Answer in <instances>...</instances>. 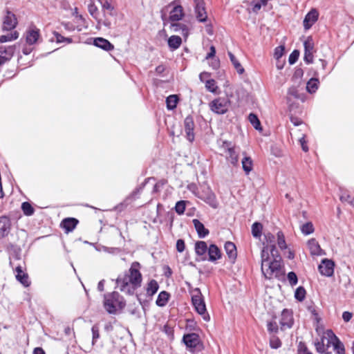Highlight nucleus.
<instances>
[{
    "instance_id": "f257e3e1",
    "label": "nucleus",
    "mask_w": 354,
    "mask_h": 354,
    "mask_svg": "<svg viewBox=\"0 0 354 354\" xmlns=\"http://www.w3.org/2000/svg\"><path fill=\"white\" fill-rule=\"evenodd\" d=\"M261 272L266 279L277 278L281 274V258L274 245L270 252L268 247H263L261 254Z\"/></svg>"
},
{
    "instance_id": "f03ea898",
    "label": "nucleus",
    "mask_w": 354,
    "mask_h": 354,
    "mask_svg": "<svg viewBox=\"0 0 354 354\" xmlns=\"http://www.w3.org/2000/svg\"><path fill=\"white\" fill-rule=\"evenodd\" d=\"M139 268L140 263L133 262L128 272L118 277L116 283L122 292L131 295L140 287L142 278Z\"/></svg>"
},
{
    "instance_id": "7ed1b4c3",
    "label": "nucleus",
    "mask_w": 354,
    "mask_h": 354,
    "mask_svg": "<svg viewBox=\"0 0 354 354\" xmlns=\"http://www.w3.org/2000/svg\"><path fill=\"white\" fill-rule=\"evenodd\" d=\"M317 352L324 354H345L344 344L331 330H327L320 341L315 342Z\"/></svg>"
},
{
    "instance_id": "20e7f679",
    "label": "nucleus",
    "mask_w": 354,
    "mask_h": 354,
    "mask_svg": "<svg viewBox=\"0 0 354 354\" xmlns=\"http://www.w3.org/2000/svg\"><path fill=\"white\" fill-rule=\"evenodd\" d=\"M124 298L117 292L104 295V307L109 314H115L118 310L125 307Z\"/></svg>"
},
{
    "instance_id": "39448f33",
    "label": "nucleus",
    "mask_w": 354,
    "mask_h": 354,
    "mask_svg": "<svg viewBox=\"0 0 354 354\" xmlns=\"http://www.w3.org/2000/svg\"><path fill=\"white\" fill-rule=\"evenodd\" d=\"M192 301L196 312L202 315L204 320L209 321L210 317L207 313L205 304L199 288H196L192 290Z\"/></svg>"
},
{
    "instance_id": "423d86ee",
    "label": "nucleus",
    "mask_w": 354,
    "mask_h": 354,
    "mask_svg": "<svg viewBox=\"0 0 354 354\" xmlns=\"http://www.w3.org/2000/svg\"><path fill=\"white\" fill-rule=\"evenodd\" d=\"M197 197L209 204L214 209L218 207V203L216 196L208 185L203 184L200 186Z\"/></svg>"
},
{
    "instance_id": "0eeeda50",
    "label": "nucleus",
    "mask_w": 354,
    "mask_h": 354,
    "mask_svg": "<svg viewBox=\"0 0 354 354\" xmlns=\"http://www.w3.org/2000/svg\"><path fill=\"white\" fill-rule=\"evenodd\" d=\"M209 109L216 114L225 113L229 108V101L223 97H218L209 103Z\"/></svg>"
},
{
    "instance_id": "6e6552de",
    "label": "nucleus",
    "mask_w": 354,
    "mask_h": 354,
    "mask_svg": "<svg viewBox=\"0 0 354 354\" xmlns=\"http://www.w3.org/2000/svg\"><path fill=\"white\" fill-rule=\"evenodd\" d=\"M279 323L281 330L291 328L294 324L292 312L288 309H283L281 312Z\"/></svg>"
},
{
    "instance_id": "1a4fd4ad",
    "label": "nucleus",
    "mask_w": 354,
    "mask_h": 354,
    "mask_svg": "<svg viewBox=\"0 0 354 354\" xmlns=\"http://www.w3.org/2000/svg\"><path fill=\"white\" fill-rule=\"evenodd\" d=\"M304 60L308 64L313 62L314 42L311 37H308L304 43Z\"/></svg>"
},
{
    "instance_id": "9d476101",
    "label": "nucleus",
    "mask_w": 354,
    "mask_h": 354,
    "mask_svg": "<svg viewBox=\"0 0 354 354\" xmlns=\"http://www.w3.org/2000/svg\"><path fill=\"white\" fill-rule=\"evenodd\" d=\"M334 266L335 264L333 261L324 259L322 261L318 269L321 274L331 277L334 272Z\"/></svg>"
},
{
    "instance_id": "9b49d317",
    "label": "nucleus",
    "mask_w": 354,
    "mask_h": 354,
    "mask_svg": "<svg viewBox=\"0 0 354 354\" xmlns=\"http://www.w3.org/2000/svg\"><path fill=\"white\" fill-rule=\"evenodd\" d=\"M194 122L192 116L188 115L184 120V128L187 139L192 142L194 140Z\"/></svg>"
},
{
    "instance_id": "f8f14e48",
    "label": "nucleus",
    "mask_w": 354,
    "mask_h": 354,
    "mask_svg": "<svg viewBox=\"0 0 354 354\" xmlns=\"http://www.w3.org/2000/svg\"><path fill=\"white\" fill-rule=\"evenodd\" d=\"M17 24V20L15 15L8 10L3 21V31L11 30L16 27Z\"/></svg>"
},
{
    "instance_id": "ddd939ff",
    "label": "nucleus",
    "mask_w": 354,
    "mask_h": 354,
    "mask_svg": "<svg viewBox=\"0 0 354 354\" xmlns=\"http://www.w3.org/2000/svg\"><path fill=\"white\" fill-rule=\"evenodd\" d=\"M195 14L197 20L200 22H205L207 19V12L204 1L195 3Z\"/></svg>"
},
{
    "instance_id": "4468645a",
    "label": "nucleus",
    "mask_w": 354,
    "mask_h": 354,
    "mask_svg": "<svg viewBox=\"0 0 354 354\" xmlns=\"http://www.w3.org/2000/svg\"><path fill=\"white\" fill-rule=\"evenodd\" d=\"M319 13L315 9H312L305 17L304 19V26L306 29H309L317 20Z\"/></svg>"
},
{
    "instance_id": "2eb2a0df",
    "label": "nucleus",
    "mask_w": 354,
    "mask_h": 354,
    "mask_svg": "<svg viewBox=\"0 0 354 354\" xmlns=\"http://www.w3.org/2000/svg\"><path fill=\"white\" fill-rule=\"evenodd\" d=\"M183 341L185 345L191 349L195 348L200 342L198 335L196 333L185 335Z\"/></svg>"
},
{
    "instance_id": "dca6fc26",
    "label": "nucleus",
    "mask_w": 354,
    "mask_h": 354,
    "mask_svg": "<svg viewBox=\"0 0 354 354\" xmlns=\"http://www.w3.org/2000/svg\"><path fill=\"white\" fill-rule=\"evenodd\" d=\"M40 37L39 30L35 27L26 32V40L29 45L35 44Z\"/></svg>"
},
{
    "instance_id": "f3484780",
    "label": "nucleus",
    "mask_w": 354,
    "mask_h": 354,
    "mask_svg": "<svg viewBox=\"0 0 354 354\" xmlns=\"http://www.w3.org/2000/svg\"><path fill=\"white\" fill-rule=\"evenodd\" d=\"M78 223V220L75 218H66L62 221L60 226L65 230L66 233H68L76 227Z\"/></svg>"
},
{
    "instance_id": "a211bd4d",
    "label": "nucleus",
    "mask_w": 354,
    "mask_h": 354,
    "mask_svg": "<svg viewBox=\"0 0 354 354\" xmlns=\"http://www.w3.org/2000/svg\"><path fill=\"white\" fill-rule=\"evenodd\" d=\"M15 271L16 279L17 281H19L25 287L29 286L30 283L28 280V276L23 271L22 267L20 265L17 266L15 268Z\"/></svg>"
},
{
    "instance_id": "6ab92c4d",
    "label": "nucleus",
    "mask_w": 354,
    "mask_h": 354,
    "mask_svg": "<svg viewBox=\"0 0 354 354\" xmlns=\"http://www.w3.org/2000/svg\"><path fill=\"white\" fill-rule=\"evenodd\" d=\"M307 245L312 255L320 256L324 254V252L321 249L319 244L315 239H310L308 241Z\"/></svg>"
},
{
    "instance_id": "aec40b11",
    "label": "nucleus",
    "mask_w": 354,
    "mask_h": 354,
    "mask_svg": "<svg viewBox=\"0 0 354 354\" xmlns=\"http://www.w3.org/2000/svg\"><path fill=\"white\" fill-rule=\"evenodd\" d=\"M10 228V222L8 217L1 216L0 217V239L6 236Z\"/></svg>"
},
{
    "instance_id": "412c9836",
    "label": "nucleus",
    "mask_w": 354,
    "mask_h": 354,
    "mask_svg": "<svg viewBox=\"0 0 354 354\" xmlns=\"http://www.w3.org/2000/svg\"><path fill=\"white\" fill-rule=\"evenodd\" d=\"M225 158L234 167L239 165V151L236 147L227 151Z\"/></svg>"
},
{
    "instance_id": "4be33fe9",
    "label": "nucleus",
    "mask_w": 354,
    "mask_h": 354,
    "mask_svg": "<svg viewBox=\"0 0 354 354\" xmlns=\"http://www.w3.org/2000/svg\"><path fill=\"white\" fill-rule=\"evenodd\" d=\"M184 16L183 9L181 6H176L170 12L169 19L171 21H180Z\"/></svg>"
},
{
    "instance_id": "5701e85b",
    "label": "nucleus",
    "mask_w": 354,
    "mask_h": 354,
    "mask_svg": "<svg viewBox=\"0 0 354 354\" xmlns=\"http://www.w3.org/2000/svg\"><path fill=\"white\" fill-rule=\"evenodd\" d=\"M94 45L106 51L113 49V45L102 37L95 38L94 39Z\"/></svg>"
},
{
    "instance_id": "b1692460",
    "label": "nucleus",
    "mask_w": 354,
    "mask_h": 354,
    "mask_svg": "<svg viewBox=\"0 0 354 354\" xmlns=\"http://www.w3.org/2000/svg\"><path fill=\"white\" fill-rule=\"evenodd\" d=\"M193 223L200 238H204L209 234V230L205 227L204 225L200 221L194 219Z\"/></svg>"
},
{
    "instance_id": "393cba45",
    "label": "nucleus",
    "mask_w": 354,
    "mask_h": 354,
    "mask_svg": "<svg viewBox=\"0 0 354 354\" xmlns=\"http://www.w3.org/2000/svg\"><path fill=\"white\" fill-rule=\"evenodd\" d=\"M209 261H215L219 259L221 257V251L219 248L214 244L210 245L208 248Z\"/></svg>"
},
{
    "instance_id": "a878e982",
    "label": "nucleus",
    "mask_w": 354,
    "mask_h": 354,
    "mask_svg": "<svg viewBox=\"0 0 354 354\" xmlns=\"http://www.w3.org/2000/svg\"><path fill=\"white\" fill-rule=\"evenodd\" d=\"M14 53V46H0V57L5 59V62L12 57Z\"/></svg>"
},
{
    "instance_id": "bb28decb",
    "label": "nucleus",
    "mask_w": 354,
    "mask_h": 354,
    "mask_svg": "<svg viewBox=\"0 0 354 354\" xmlns=\"http://www.w3.org/2000/svg\"><path fill=\"white\" fill-rule=\"evenodd\" d=\"M225 250L227 254L228 255V257L230 259L234 260L236 258V245L232 242H226L225 244Z\"/></svg>"
},
{
    "instance_id": "cd10ccee",
    "label": "nucleus",
    "mask_w": 354,
    "mask_h": 354,
    "mask_svg": "<svg viewBox=\"0 0 354 354\" xmlns=\"http://www.w3.org/2000/svg\"><path fill=\"white\" fill-rule=\"evenodd\" d=\"M182 44V39L179 36L172 35L168 39V46L172 50L178 48Z\"/></svg>"
},
{
    "instance_id": "c85d7f7f",
    "label": "nucleus",
    "mask_w": 354,
    "mask_h": 354,
    "mask_svg": "<svg viewBox=\"0 0 354 354\" xmlns=\"http://www.w3.org/2000/svg\"><path fill=\"white\" fill-rule=\"evenodd\" d=\"M242 168L246 175H248L253 169V162L250 157L245 156L242 160Z\"/></svg>"
},
{
    "instance_id": "c756f323",
    "label": "nucleus",
    "mask_w": 354,
    "mask_h": 354,
    "mask_svg": "<svg viewBox=\"0 0 354 354\" xmlns=\"http://www.w3.org/2000/svg\"><path fill=\"white\" fill-rule=\"evenodd\" d=\"M319 81L317 78H311L306 84V90L309 93H315L319 88Z\"/></svg>"
},
{
    "instance_id": "7c9ffc66",
    "label": "nucleus",
    "mask_w": 354,
    "mask_h": 354,
    "mask_svg": "<svg viewBox=\"0 0 354 354\" xmlns=\"http://www.w3.org/2000/svg\"><path fill=\"white\" fill-rule=\"evenodd\" d=\"M169 294L166 291H162L159 293L158 298L156 299V305L160 307L165 306L169 300Z\"/></svg>"
},
{
    "instance_id": "2f4dec72",
    "label": "nucleus",
    "mask_w": 354,
    "mask_h": 354,
    "mask_svg": "<svg viewBox=\"0 0 354 354\" xmlns=\"http://www.w3.org/2000/svg\"><path fill=\"white\" fill-rule=\"evenodd\" d=\"M195 251L197 255H204L208 251L207 243L205 241H197L195 244Z\"/></svg>"
},
{
    "instance_id": "473e14b6",
    "label": "nucleus",
    "mask_w": 354,
    "mask_h": 354,
    "mask_svg": "<svg viewBox=\"0 0 354 354\" xmlns=\"http://www.w3.org/2000/svg\"><path fill=\"white\" fill-rule=\"evenodd\" d=\"M228 55L237 73L239 74H243L244 73V68L237 60L236 57L231 52H228Z\"/></svg>"
},
{
    "instance_id": "72a5a7b5",
    "label": "nucleus",
    "mask_w": 354,
    "mask_h": 354,
    "mask_svg": "<svg viewBox=\"0 0 354 354\" xmlns=\"http://www.w3.org/2000/svg\"><path fill=\"white\" fill-rule=\"evenodd\" d=\"M288 100H290V97H292L293 98L299 99L301 101H304V97L303 95L299 93L297 88L295 86H292L288 89Z\"/></svg>"
},
{
    "instance_id": "f704fd0d",
    "label": "nucleus",
    "mask_w": 354,
    "mask_h": 354,
    "mask_svg": "<svg viewBox=\"0 0 354 354\" xmlns=\"http://www.w3.org/2000/svg\"><path fill=\"white\" fill-rule=\"evenodd\" d=\"M159 286L157 281L154 279L151 280L147 287V293L149 296L153 295L158 291Z\"/></svg>"
},
{
    "instance_id": "c9c22d12",
    "label": "nucleus",
    "mask_w": 354,
    "mask_h": 354,
    "mask_svg": "<svg viewBox=\"0 0 354 354\" xmlns=\"http://www.w3.org/2000/svg\"><path fill=\"white\" fill-rule=\"evenodd\" d=\"M178 97L176 95H171L167 97V107L169 110H173L176 107L178 103Z\"/></svg>"
},
{
    "instance_id": "e433bc0d",
    "label": "nucleus",
    "mask_w": 354,
    "mask_h": 354,
    "mask_svg": "<svg viewBox=\"0 0 354 354\" xmlns=\"http://www.w3.org/2000/svg\"><path fill=\"white\" fill-rule=\"evenodd\" d=\"M18 37H19V33L17 31H15L12 33L6 35H1L0 37V43L11 41L17 39Z\"/></svg>"
},
{
    "instance_id": "4c0bfd02",
    "label": "nucleus",
    "mask_w": 354,
    "mask_h": 354,
    "mask_svg": "<svg viewBox=\"0 0 354 354\" xmlns=\"http://www.w3.org/2000/svg\"><path fill=\"white\" fill-rule=\"evenodd\" d=\"M205 88L208 91L213 93H216L218 89L216 82L213 79H209L205 81Z\"/></svg>"
},
{
    "instance_id": "58836bf2",
    "label": "nucleus",
    "mask_w": 354,
    "mask_h": 354,
    "mask_svg": "<svg viewBox=\"0 0 354 354\" xmlns=\"http://www.w3.org/2000/svg\"><path fill=\"white\" fill-rule=\"evenodd\" d=\"M248 120L255 129L261 130L260 121L255 114L250 113L248 116Z\"/></svg>"
},
{
    "instance_id": "ea45409f",
    "label": "nucleus",
    "mask_w": 354,
    "mask_h": 354,
    "mask_svg": "<svg viewBox=\"0 0 354 354\" xmlns=\"http://www.w3.org/2000/svg\"><path fill=\"white\" fill-rule=\"evenodd\" d=\"M104 12H107L109 14L112 15L111 11L113 9V7L111 4L110 0H98L97 1Z\"/></svg>"
},
{
    "instance_id": "a19ab883",
    "label": "nucleus",
    "mask_w": 354,
    "mask_h": 354,
    "mask_svg": "<svg viewBox=\"0 0 354 354\" xmlns=\"http://www.w3.org/2000/svg\"><path fill=\"white\" fill-rule=\"evenodd\" d=\"M171 28H173V30L174 32H178L180 30L182 31V34L183 35H187L188 34V29L186 26V25L179 23L172 24Z\"/></svg>"
},
{
    "instance_id": "79ce46f5",
    "label": "nucleus",
    "mask_w": 354,
    "mask_h": 354,
    "mask_svg": "<svg viewBox=\"0 0 354 354\" xmlns=\"http://www.w3.org/2000/svg\"><path fill=\"white\" fill-rule=\"evenodd\" d=\"M262 228V225L260 223L255 222L254 223H253L252 226V235L256 238L260 237L261 235Z\"/></svg>"
},
{
    "instance_id": "37998d69",
    "label": "nucleus",
    "mask_w": 354,
    "mask_h": 354,
    "mask_svg": "<svg viewBox=\"0 0 354 354\" xmlns=\"http://www.w3.org/2000/svg\"><path fill=\"white\" fill-rule=\"evenodd\" d=\"M21 209L26 216H31L34 214V208L28 202H24L21 204Z\"/></svg>"
},
{
    "instance_id": "c03bdc74",
    "label": "nucleus",
    "mask_w": 354,
    "mask_h": 354,
    "mask_svg": "<svg viewBox=\"0 0 354 354\" xmlns=\"http://www.w3.org/2000/svg\"><path fill=\"white\" fill-rule=\"evenodd\" d=\"M306 293V292L304 288L299 286L295 290V297L297 300L302 301L305 299Z\"/></svg>"
},
{
    "instance_id": "a18cd8bd",
    "label": "nucleus",
    "mask_w": 354,
    "mask_h": 354,
    "mask_svg": "<svg viewBox=\"0 0 354 354\" xmlns=\"http://www.w3.org/2000/svg\"><path fill=\"white\" fill-rule=\"evenodd\" d=\"M92 331V344L94 345L97 340L100 338V328L97 324L93 326Z\"/></svg>"
},
{
    "instance_id": "49530a36",
    "label": "nucleus",
    "mask_w": 354,
    "mask_h": 354,
    "mask_svg": "<svg viewBox=\"0 0 354 354\" xmlns=\"http://www.w3.org/2000/svg\"><path fill=\"white\" fill-rule=\"evenodd\" d=\"M277 244L281 250L286 249L287 247L284 235L281 231L277 232Z\"/></svg>"
},
{
    "instance_id": "de8ad7c7",
    "label": "nucleus",
    "mask_w": 354,
    "mask_h": 354,
    "mask_svg": "<svg viewBox=\"0 0 354 354\" xmlns=\"http://www.w3.org/2000/svg\"><path fill=\"white\" fill-rule=\"evenodd\" d=\"M268 330L270 333H277L279 330V327L275 319L268 322L267 323Z\"/></svg>"
},
{
    "instance_id": "09e8293b",
    "label": "nucleus",
    "mask_w": 354,
    "mask_h": 354,
    "mask_svg": "<svg viewBox=\"0 0 354 354\" xmlns=\"http://www.w3.org/2000/svg\"><path fill=\"white\" fill-rule=\"evenodd\" d=\"M53 34L55 37V40H56L57 43H62V42H66L68 44L72 43V39L70 37H65L57 32H54Z\"/></svg>"
},
{
    "instance_id": "8fccbe9b",
    "label": "nucleus",
    "mask_w": 354,
    "mask_h": 354,
    "mask_svg": "<svg viewBox=\"0 0 354 354\" xmlns=\"http://www.w3.org/2000/svg\"><path fill=\"white\" fill-rule=\"evenodd\" d=\"M301 230L304 234L308 235L313 232L314 227L311 223H306L301 226Z\"/></svg>"
},
{
    "instance_id": "3c124183",
    "label": "nucleus",
    "mask_w": 354,
    "mask_h": 354,
    "mask_svg": "<svg viewBox=\"0 0 354 354\" xmlns=\"http://www.w3.org/2000/svg\"><path fill=\"white\" fill-rule=\"evenodd\" d=\"M186 202L185 201H178L175 206V211L178 214H183L185 210Z\"/></svg>"
},
{
    "instance_id": "603ef678",
    "label": "nucleus",
    "mask_w": 354,
    "mask_h": 354,
    "mask_svg": "<svg viewBox=\"0 0 354 354\" xmlns=\"http://www.w3.org/2000/svg\"><path fill=\"white\" fill-rule=\"evenodd\" d=\"M265 237H266V243H267V245L265 247H268L269 252H270V249L272 248V245H274L275 246L274 236L270 233H268V234H265Z\"/></svg>"
},
{
    "instance_id": "864d4df0",
    "label": "nucleus",
    "mask_w": 354,
    "mask_h": 354,
    "mask_svg": "<svg viewBox=\"0 0 354 354\" xmlns=\"http://www.w3.org/2000/svg\"><path fill=\"white\" fill-rule=\"evenodd\" d=\"M88 10L90 15L95 19H97L98 10L97 6L91 2L88 6Z\"/></svg>"
},
{
    "instance_id": "5fc2aeb1",
    "label": "nucleus",
    "mask_w": 354,
    "mask_h": 354,
    "mask_svg": "<svg viewBox=\"0 0 354 354\" xmlns=\"http://www.w3.org/2000/svg\"><path fill=\"white\" fill-rule=\"evenodd\" d=\"M235 146L232 144L231 142L229 141H223L222 144L220 146V149L225 153H227V151H230L233 147Z\"/></svg>"
},
{
    "instance_id": "6e6d98bb",
    "label": "nucleus",
    "mask_w": 354,
    "mask_h": 354,
    "mask_svg": "<svg viewBox=\"0 0 354 354\" xmlns=\"http://www.w3.org/2000/svg\"><path fill=\"white\" fill-rule=\"evenodd\" d=\"M270 345L272 348H278L281 346V342L277 336L273 335L270 338Z\"/></svg>"
},
{
    "instance_id": "4d7b16f0",
    "label": "nucleus",
    "mask_w": 354,
    "mask_h": 354,
    "mask_svg": "<svg viewBox=\"0 0 354 354\" xmlns=\"http://www.w3.org/2000/svg\"><path fill=\"white\" fill-rule=\"evenodd\" d=\"M340 200L342 202H348V203L354 205V198H353L350 194L346 192H344L340 196Z\"/></svg>"
},
{
    "instance_id": "13d9d810",
    "label": "nucleus",
    "mask_w": 354,
    "mask_h": 354,
    "mask_svg": "<svg viewBox=\"0 0 354 354\" xmlns=\"http://www.w3.org/2000/svg\"><path fill=\"white\" fill-rule=\"evenodd\" d=\"M299 56V51L297 50H293L289 56L288 62L290 64H294L298 59Z\"/></svg>"
},
{
    "instance_id": "bf43d9fd",
    "label": "nucleus",
    "mask_w": 354,
    "mask_h": 354,
    "mask_svg": "<svg viewBox=\"0 0 354 354\" xmlns=\"http://www.w3.org/2000/svg\"><path fill=\"white\" fill-rule=\"evenodd\" d=\"M288 280L291 286H295L297 283L298 279L297 274L294 272H290L288 274Z\"/></svg>"
},
{
    "instance_id": "052dcab7",
    "label": "nucleus",
    "mask_w": 354,
    "mask_h": 354,
    "mask_svg": "<svg viewBox=\"0 0 354 354\" xmlns=\"http://www.w3.org/2000/svg\"><path fill=\"white\" fill-rule=\"evenodd\" d=\"M187 189L190 192H192L196 196H197V194L199 193L200 188H198L196 185L194 183H191L187 185Z\"/></svg>"
},
{
    "instance_id": "680f3d73",
    "label": "nucleus",
    "mask_w": 354,
    "mask_h": 354,
    "mask_svg": "<svg viewBox=\"0 0 354 354\" xmlns=\"http://www.w3.org/2000/svg\"><path fill=\"white\" fill-rule=\"evenodd\" d=\"M176 250L179 252H183L185 250V242L183 239H178L176 242Z\"/></svg>"
},
{
    "instance_id": "e2e57ef3",
    "label": "nucleus",
    "mask_w": 354,
    "mask_h": 354,
    "mask_svg": "<svg viewBox=\"0 0 354 354\" xmlns=\"http://www.w3.org/2000/svg\"><path fill=\"white\" fill-rule=\"evenodd\" d=\"M284 48L283 46H278L274 50V57L276 59H279L283 53Z\"/></svg>"
},
{
    "instance_id": "0e129e2a",
    "label": "nucleus",
    "mask_w": 354,
    "mask_h": 354,
    "mask_svg": "<svg viewBox=\"0 0 354 354\" xmlns=\"http://www.w3.org/2000/svg\"><path fill=\"white\" fill-rule=\"evenodd\" d=\"M308 310L314 316L315 319L319 322V317L315 308L313 306H310L308 307Z\"/></svg>"
},
{
    "instance_id": "69168bd1",
    "label": "nucleus",
    "mask_w": 354,
    "mask_h": 354,
    "mask_svg": "<svg viewBox=\"0 0 354 354\" xmlns=\"http://www.w3.org/2000/svg\"><path fill=\"white\" fill-rule=\"evenodd\" d=\"M299 142H300V144L301 145L303 151H304L305 152L308 151V146L306 145V141L305 140V136H304L299 139Z\"/></svg>"
},
{
    "instance_id": "338daca9",
    "label": "nucleus",
    "mask_w": 354,
    "mask_h": 354,
    "mask_svg": "<svg viewBox=\"0 0 354 354\" xmlns=\"http://www.w3.org/2000/svg\"><path fill=\"white\" fill-rule=\"evenodd\" d=\"M352 317H353L352 313L350 312H348V311H345L342 314V318H343L344 321L346 322H349L351 319Z\"/></svg>"
},
{
    "instance_id": "774afa93",
    "label": "nucleus",
    "mask_w": 354,
    "mask_h": 354,
    "mask_svg": "<svg viewBox=\"0 0 354 354\" xmlns=\"http://www.w3.org/2000/svg\"><path fill=\"white\" fill-rule=\"evenodd\" d=\"M210 76V74L207 72H203L199 75V79L201 82H204L205 84V81L207 80Z\"/></svg>"
}]
</instances>
